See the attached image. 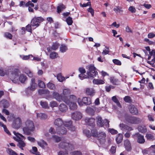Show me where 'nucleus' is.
<instances>
[{
	"instance_id": "1",
	"label": "nucleus",
	"mask_w": 155,
	"mask_h": 155,
	"mask_svg": "<svg viewBox=\"0 0 155 155\" xmlns=\"http://www.w3.org/2000/svg\"><path fill=\"white\" fill-rule=\"evenodd\" d=\"M35 127L33 122L30 120H27L25 122V126L23 128L24 133L29 135L35 130Z\"/></svg>"
},
{
	"instance_id": "2",
	"label": "nucleus",
	"mask_w": 155,
	"mask_h": 155,
	"mask_svg": "<svg viewBox=\"0 0 155 155\" xmlns=\"http://www.w3.org/2000/svg\"><path fill=\"white\" fill-rule=\"evenodd\" d=\"M125 119L127 122L132 124H138L141 122V120L139 118L130 115H126Z\"/></svg>"
},
{
	"instance_id": "3",
	"label": "nucleus",
	"mask_w": 155,
	"mask_h": 155,
	"mask_svg": "<svg viewBox=\"0 0 155 155\" xmlns=\"http://www.w3.org/2000/svg\"><path fill=\"white\" fill-rule=\"evenodd\" d=\"M60 148L65 150H72L74 149V145L66 141L61 142L58 144Z\"/></svg>"
},
{
	"instance_id": "4",
	"label": "nucleus",
	"mask_w": 155,
	"mask_h": 155,
	"mask_svg": "<svg viewBox=\"0 0 155 155\" xmlns=\"http://www.w3.org/2000/svg\"><path fill=\"white\" fill-rule=\"evenodd\" d=\"M88 71L87 72V74L90 78H94L97 75V72L94 66L90 65L87 67Z\"/></svg>"
},
{
	"instance_id": "5",
	"label": "nucleus",
	"mask_w": 155,
	"mask_h": 155,
	"mask_svg": "<svg viewBox=\"0 0 155 155\" xmlns=\"http://www.w3.org/2000/svg\"><path fill=\"white\" fill-rule=\"evenodd\" d=\"M20 73V71L16 68L13 69L12 71H11L10 77L12 82L14 83L17 82L18 74Z\"/></svg>"
},
{
	"instance_id": "6",
	"label": "nucleus",
	"mask_w": 155,
	"mask_h": 155,
	"mask_svg": "<svg viewBox=\"0 0 155 155\" xmlns=\"http://www.w3.org/2000/svg\"><path fill=\"white\" fill-rule=\"evenodd\" d=\"M132 137L134 139H136L137 142L140 144H143L145 142L144 136L138 132L136 133L133 135Z\"/></svg>"
},
{
	"instance_id": "7",
	"label": "nucleus",
	"mask_w": 155,
	"mask_h": 155,
	"mask_svg": "<svg viewBox=\"0 0 155 155\" xmlns=\"http://www.w3.org/2000/svg\"><path fill=\"white\" fill-rule=\"evenodd\" d=\"M37 87V84L35 82V79L32 78L31 79L30 86L28 87L25 90L26 93L29 94L32 91H34Z\"/></svg>"
},
{
	"instance_id": "8",
	"label": "nucleus",
	"mask_w": 155,
	"mask_h": 155,
	"mask_svg": "<svg viewBox=\"0 0 155 155\" xmlns=\"http://www.w3.org/2000/svg\"><path fill=\"white\" fill-rule=\"evenodd\" d=\"M44 21V19L41 17H34L31 20V24L32 26L37 27L39 24Z\"/></svg>"
},
{
	"instance_id": "9",
	"label": "nucleus",
	"mask_w": 155,
	"mask_h": 155,
	"mask_svg": "<svg viewBox=\"0 0 155 155\" xmlns=\"http://www.w3.org/2000/svg\"><path fill=\"white\" fill-rule=\"evenodd\" d=\"M21 119L18 117L14 120L12 125V127L14 128L18 129L21 127Z\"/></svg>"
},
{
	"instance_id": "10",
	"label": "nucleus",
	"mask_w": 155,
	"mask_h": 155,
	"mask_svg": "<svg viewBox=\"0 0 155 155\" xmlns=\"http://www.w3.org/2000/svg\"><path fill=\"white\" fill-rule=\"evenodd\" d=\"M71 117L73 120H79L81 119L82 115L81 112L76 111L72 113Z\"/></svg>"
},
{
	"instance_id": "11",
	"label": "nucleus",
	"mask_w": 155,
	"mask_h": 155,
	"mask_svg": "<svg viewBox=\"0 0 155 155\" xmlns=\"http://www.w3.org/2000/svg\"><path fill=\"white\" fill-rule=\"evenodd\" d=\"M124 145L126 150L128 151H130L132 149V147L130 140L127 139L124 141Z\"/></svg>"
},
{
	"instance_id": "12",
	"label": "nucleus",
	"mask_w": 155,
	"mask_h": 155,
	"mask_svg": "<svg viewBox=\"0 0 155 155\" xmlns=\"http://www.w3.org/2000/svg\"><path fill=\"white\" fill-rule=\"evenodd\" d=\"M129 109L130 113L132 114L138 115V111L137 109L134 105H130L129 108Z\"/></svg>"
},
{
	"instance_id": "13",
	"label": "nucleus",
	"mask_w": 155,
	"mask_h": 155,
	"mask_svg": "<svg viewBox=\"0 0 155 155\" xmlns=\"http://www.w3.org/2000/svg\"><path fill=\"white\" fill-rule=\"evenodd\" d=\"M64 123L62 120L61 118H57L54 121V124L57 127H60Z\"/></svg>"
},
{
	"instance_id": "14",
	"label": "nucleus",
	"mask_w": 155,
	"mask_h": 155,
	"mask_svg": "<svg viewBox=\"0 0 155 155\" xmlns=\"http://www.w3.org/2000/svg\"><path fill=\"white\" fill-rule=\"evenodd\" d=\"M95 119L92 118L86 117L85 119V121L86 124L89 125L93 126L94 125Z\"/></svg>"
},
{
	"instance_id": "15",
	"label": "nucleus",
	"mask_w": 155,
	"mask_h": 155,
	"mask_svg": "<svg viewBox=\"0 0 155 155\" xmlns=\"http://www.w3.org/2000/svg\"><path fill=\"white\" fill-rule=\"evenodd\" d=\"M120 127L121 130H127L128 131H130L133 130L132 127L123 123L120 124Z\"/></svg>"
},
{
	"instance_id": "16",
	"label": "nucleus",
	"mask_w": 155,
	"mask_h": 155,
	"mask_svg": "<svg viewBox=\"0 0 155 155\" xmlns=\"http://www.w3.org/2000/svg\"><path fill=\"white\" fill-rule=\"evenodd\" d=\"M96 110V108L94 106L92 107H87L86 109L87 113L91 115H94L95 111Z\"/></svg>"
},
{
	"instance_id": "17",
	"label": "nucleus",
	"mask_w": 155,
	"mask_h": 155,
	"mask_svg": "<svg viewBox=\"0 0 155 155\" xmlns=\"http://www.w3.org/2000/svg\"><path fill=\"white\" fill-rule=\"evenodd\" d=\"M13 133L15 135L16 137H14V139L18 142L21 141L22 140V137L24 138V137L22 135L18 133H16L15 131H14Z\"/></svg>"
},
{
	"instance_id": "18",
	"label": "nucleus",
	"mask_w": 155,
	"mask_h": 155,
	"mask_svg": "<svg viewBox=\"0 0 155 155\" xmlns=\"http://www.w3.org/2000/svg\"><path fill=\"white\" fill-rule=\"evenodd\" d=\"M9 103L8 101L5 99L2 100L0 102V107L4 108H7L9 106Z\"/></svg>"
},
{
	"instance_id": "19",
	"label": "nucleus",
	"mask_w": 155,
	"mask_h": 155,
	"mask_svg": "<svg viewBox=\"0 0 155 155\" xmlns=\"http://www.w3.org/2000/svg\"><path fill=\"white\" fill-rule=\"evenodd\" d=\"M58 133L59 135H63L67 133V130L64 127H59L57 130Z\"/></svg>"
},
{
	"instance_id": "20",
	"label": "nucleus",
	"mask_w": 155,
	"mask_h": 155,
	"mask_svg": "<svg viewBox=\"0 0 155 155\" xmlns=\"http://www.w3.org/2000/svg\"><path fill=\"white\" fill-rule=\"evenodd\" d=\"M54 98L59 101H61L62 100V96L57 92H54L52 94Z\"/></svg>"
},
{
	"instance_id": "21",
	"label": "nucleus",
	"mask_w": 155,
	"mask_h": 155,
	"mask_svg": "<svg viewBox=\"0 0 155 155\" xmlns=\"http://www.w3.org/2000/svg\"><path fill=\"white\" fill-rule=\"evenodd\" d=\"M110 82L114 85H118L119 84L120 81L117 79L115 78L114 77H110Z\"/></svg>"
},
{
	"instance_id": "22",
	"label": "nucleus",
	"mask_w": 155,
	"mask_h": 155,
	"mask_svg": "<svg viewBox=\"0 0 155 155\" xmlns=\"http://www.w3.org/2000/svg\"><path fill=\"white\" fill-rule=\"evenodd\" d=\"M97 120V124L98 126L99 127H102L104 125V122L101 117L98 116L96 117Z\"/></svg>"
},
{
	"instance_id": "23",
	"label": "nucleus",
	"mask_w": 155,
	"mask_h": 155,
	"mask_svg": "<svg viewBox=\"0 0 155 155\" xmlns=\"http://www.w3.org/2000/svg\"><path fill=\"white\" fill-rule=\"evenodd\" d=\"M123 138V136L121 134H119L117 135L116 138V141L117 144H119L121 143Z\"/></svg>"
},
{
	"instance_id": "24",
	"label": "nucleus",
	"mask_w": 155,
	"mask_h": 155,
	"mask_svg": "<svg viewBox=\"0 0 155 155\" xmlns=\"http://www.w3.org/2000/svg\"><path fill=\"white\" fill-rule=\"evenodd\" d=\"M82 102L84 104L89 105L91 104V99L89 97H84L82 99Z\"/></svg>"
},
{
	"instance_id": "25",
	"label": "nucleus",
	"mask_w": 155,
	"mask_h": 155,
	"mask_svg": "<svg viewBox=\"0 0 155 155\" xmlns=\"http://www.w3.org/2000/svg\"><path fill=\"white\" fill-rule=\"evenodd\" d=\"M60 110L62 112H65L67 110V106L64 104H61L59 107Z\"/></svg>"
},
{
	"instance_id": "26",
	"label": "nucleus",
	"mask_w": 155,
	"mask_h": 155,
	"mask_svg": "<svg viewBox=\"0 0 155 155\" xmlns=\"http://www.w3.org/2000/svg\"><path fill=\"white\" fill-rule=\"evenodd\" d=\"M106 134L102 132L99 133L97 134V137L99 140L105 139Z\"/></svg>"
},
{
	"instance_id": "27",
	"label": "nucleus",
	"mask_w": 155,
	"mask_h": 155,
	"mask_svg": "<svg viewBox=\"0 0 155 155\" xmlns=\"http://www.w3.org/2000/svg\"><path fill=\"white\" fill-rule=\"evenodd\" d=\"M139 131L142 133H145L147 131V129L146 126H139L138 127Z\"/></svg>"
},
{
	"instance_id": "28",
	"label": "nucleus",
	"mask_w": 155,
	"mask_h": 155,
	"mask_svg": "<svg viewBox=\"0 0 155 155\" xmlns=\"http://www.w3.org/2000/svg\"><path fill=\"white\" fill-rule=\"evenodd\" d=\"M70 108L71 110H75L77 108V105L74 102H70L69 103Z\"/></svg>"
},
{
	"instance_id": "29",
	"label": "nucleus",
	"mask_w": 155,
	"mask_h": 155,
	"mask_svg": "<svg viewBox=\"0 0 155 155\" xmlns=\"http://www.w3.org/2000/svg\"><path fill=\"white\" fill-rule=\"evenodd\" d=\"M112 101L115 103L116 105L119 107L121 108V106L120 103L117 98L116 96H114L112 97Z\"/></svg>"
},
{
	"instance_id": "30",
	"label": "nucleus",
	"mask_w": 155,
	"mask_h": 155,
	"mask_svg": "<svg viewBox=\"0 0 155 155\" xmlns=\"http://www.w3.org/2000/svg\"><path fill=\"white\" fill-rule=\"evenodd\" d=\"M37 117L42 120H45L47 117L46 114L44 113H38L37 114Z\"/></svg>"
},
{
	"instance_id": "31",
	"label": "nucleus",
	"mask_w": 155,
	"mask_h": 155,
	"mask_svg": "<svg viewBox=\"0 0 155 155\" xmlns=\"http://www.w3.org/2000/svg\"><path fill=\"white\" fill-rule=\"evenodd\" d=\"M147 140H154V136L152 134H147L145 136Z\"/></svg>"
},
{
	"instance_id": "32",
	"label": "nucleus",
	"mask_w": 155,
	"mask_h": 155,
	"mask_svg": "<svg viewBox=\"0 0 155 155\" xmlns=\"http://www.w3.org/2000/svg\"><path fill=\"white\" fill-rule=\"evenodd\" d=\"M86 93L88 95H91L94 93V92L92 88H87L86 90Z\"/></svg>"
},
{
	"instance_id": "33",
	"label": "nucleus",
	"mask_w": 155,
	"mask_h": 155,
	"mask_svg": "<svg viewBox=\"0 0 155 155\" xmlns=\"http://www.w3.org/2000/svg\"><path fill=\"white\" fill-rule=\"evenodd\" d=\"M38 94L40 95L42 94H48L49 91L48 90L46 89H39L38 91Z\"/></svg>"
},
{
	"instance_id": "34",
	"label": "nucleus",
	"mask_w": 155,
	"mask_h": 155,
	"mask_svg": "<svg viewBox=\"0 0 155 155\" xmlns=\"http://www.w3.org/2000/svg\"><path fill=\"white\" fill-rule=\"evenodd\" d=\"M58 104L57 102L55 101H51L49 103L50 106L53 108L54 107H56L58 106Z\"/></svg>"
},
{
	"instance_id": "35",
	"label": "nucleus",
	"mask_w": 155,
	"mask_h": 155,
	"mask_svg": "<svg viewBox=\"0 0 155 155\" xmlns=\"http://www.w3.org/2000/svg\"><path fill=\"white\" fill-rule=\"evenodd\" d=\"M94 84H102L104 83V81L101 80L94 79L93 81Z\"/></svg>"
},
{
	"instance_id": "36",
	"label": "nucleus",
	"mask_w": 155,
	"mask_h": 155,
	"mask_svg": "<svg viewBox=\"0 0 155 155\" xmlns=\"http://www.w3.org/2000/svg\"><path fill=\"white\" fill-rule=\"evenodd\" d=\"M65 8L64 5L62 4L59 5L57 7V12L60 13L61 12L62 9H64Z\"/></svg>"
},
{
	"instance_id": "37",
	"label": "nucleus",
	"mask_w": 155,
	"mask_h": 155,
	"mask_svg": "<svg viewBox=\"0 0 155 155\" xmlns=\"http://www.w3.org/2000/svg\"><path fill=\"white\" fill-rule=\"evenodd\" d=\"M40 104L43 108L48 109L49 108V107L48 105V104L46 102L41 101Z\"/></svg>"
},
{
	"instance_id": "38",
	"label": "nucleus",
	"mask_w": 155,
	"mask_h": 155,
	"mask_svg": "<svg viewBox=\"0 0 155 155\" xmlns=\"http://www.w3.org/2000/svg\"><path fill=\"white\" fill-rule=\"evenodd\" d=\"M7 153L10 155H18L15 151L10 148H8L6 150Z\"/></svg>"
},
{
	"instance_id": "39",
	"label": "nucleus",
	"mask_w": 155,
	"mask_h": 155,
	"mask_svg": "<svg viewBox=\"0 0 155 155\" xmlns=\"http://www.w3.org/2000/svg\"><path fill=\"white\" fill-rule=\"evenodd\" d=\"M124 100L127 103H130L132 102V100L131 97L128 96H125L124 98Z\"/></svg>"
},
{
	"instance_id": "40",
	"label": "nucleus",
	"mask_w": 155,
	"mask_h": 155,
	"mask_svg": "<svg viewBox=\"0 0 155 155\" xmlns=\"http://www.w3.org/2000/svg\"><path fill=\"white\" fill-rule=\"evenodd\" d=\"M27 77L23 74L20 75L19 77V80L21 83H24L27 79Z\"/></svg>"
},
{
	"instance_id": "41",
	"label": "nucleus",
	"mask_w": 155,
	"mask_h": 155,
	"mask_svg": "<svg viewBox=\"0 0 155 155\" xmlns=\"http://www.w3.org/2000/svg\"><path fill=\"white\" fill-rule=\"evenodd\" d=\"M122 8L120 6H117L114 9V10L117 13L118 12L120 13L122 12L123 11L122 9Z\"/></svg>"
},
{
	"instance_id": "42",
	"label": "nucleus",
	"mask_w": 155,
	"mask_h": 155,
	"mask_svg": "<svg viewBox=\"0 0 155 155\" xmlns=\"http://www.w3.org/2000/svg\"><path fill=\"white\" fill-rule=\"evenodd\" d=\"M38 85L39 87L41 88H44L45 87L44 83L41 80L38 81Z\"/></svg>"
},
{
	"instance_id": "43",
	"label": "nucleus",
	"mask_w": 155,
	"mask_h": 155,
	"mask_svg": "<svg viewBox=\"0 0 155 155\" xmlns=\"http://www.w3.org/2000/svg\"><path fill=\"white\" fill-rule=\"evenodd\" d=\"M91 136L96 137L98 133L97 132L96 129L94 128L91 130Z\"/></svg>"
},
{
	"instance_id": "44",
	"label": "nucleus",
	"mask_w": 155,
	"mask_h": 155,
	"mask_svg": "<svg viewBox=\"0 0 155 155\" xmlns=\"http://www.w3.org/2000/svg\"><path fill=\"white\" fill-rule=\"evenodd\" d=\"M71 155H82V153L80 151H71L70 153Z\"/></svg>"
},
{
	"instance_id": "45",
	"label": "nucleus",
	"mask_w": 155,
	"mask_h": 155,
	"mask_svg": "<svg viewBox=\"0 0 155 155\" xmlns=\"http://www.w3.org/2000/svg\"><path fill=\"white\" fill-rule=\"evenodd\" d=\"M67 50V47L64 45H62L60 48V51L61 52H64Z\"/></svg>"
},
{
	"instance_id": "46",
	"label": "nucleus",
	"mask_w": 155,
	"mask_h": 155,
	"mask_svg": "<svg viewBox=\"0 0 155 155\" xmlns=\"http://www.w3.org/2000/svg\"><path fill=\"white\" fill-rule=\"evenodd\" d=\"M58 56L57 53L55 52H51L50 54V57L51 59H54L57 57Z\"/></svg>"
},
{
	"instance_id": "47",
	"label": "nucleus",
	"mask_w": 155,
	"mask_h": 155,
	"mask_svg": "<svg viewBox=\"0 0 155 155\" xmlns=\"http://www.w3.org/2000/svg\"><path fill=\"white\" fill-rule=\"evenodd\" d=\"M109 132L110 133L114 135L117 134L118 133L117 131L113 128H109L108 130Z\"/></svg>"
},
{
	"instance_id": "48",
	"label": "nucleus",
	"mask_w": 155,
	"mask_h": 155,
	"mask_svg": "<svg viewBox=\"0 0 155 155\" xmlns=\"http://www.w3.org/2000/svg\"><path fill=\"white\" fill-rule=\"evenodd\" d=\"M59 46V44L57 42L54 43L52 46V50H56L58 49Z\"/></svg>"
},
{
	"instance_id": "49",
	"label": "nucleus",
	"mask_w": 155,
	"mask_h": 155,
	"mask_svg": "<svg viewBox=\"0 0 155 155\" xmlns=\"http://www.w3.org/2000/svg\"><path fill=\"white\" fill-rule=\"evenodd\" d=\"M79 77L81 80H82L84 78H89L90 77L87 75H86L84 74H81L79 75Z\"/></svg>"
},
{
	"instance_id": "50",
	"label": "nucleus",
	"mask_w": 155,
	"mask_h": 155,
	"mask_svg": "<svg viewBox=\"0 0 155 155\" xmlns=\"http://www.w3.org/2000/svg\"><path fill=\"white\" fill-rule=\"evenodd\" d=\"M84 133L88 137H89L91 136V134L90 131L87 130H84L83 131Z\"/></svg>"
},
{
	"instance_id": "51",
	"label": "nucleus",
	"mask_w": 155,
	"mask_h": 155,
	"mask_svg": "<svg viewBox=\"0 0 155 155\" xmlns=\"http://www.w3.org/2000/svg\"><path fill=\"white\" fill-rule=\"evenodd\" d=\"M66 21L68 24L69 25H71L72 24L73 21L72 20V18L70 17H68L66 19Z\"/></svg>"
},
{
	"instance_id": "52",
	"label": "nucleus",
	"mask_w": 155,
	"mask_h": 155,
	"mask_svg": "<svg viewBox=\"0 0 155 155\" xmlns=\"http://www.w3.org/2000/svg\"><path fill=\"white\" fill-rule=\"evenodd\" d=\"M113 62L115 64L118 65H121V63L119 60L117 59H114L112 60Z\"/></svg>"
},
{
	"instance_id": "53",
	"label": "nucleus",
	"mask_w": 155,
	"mask_h": 155,
	"mask_svg": "<svg viewBox=\"0 0 155 155\" xmlns=\"http://www.w3.org/2000/svg\"><path fill=\"white\" fill-rule=\"evenodd\" d=\"M17 146L19 147H24L25 146V143L23 141H21L18 142Z\"/></svg>"
},
{
	"instance_id": "54",
	"label": "nucleus",
	"mask_w": 155,
	"mask_h": 155,
	"mask_svg": "<svg viewBox=\"0 0 155 155\" xmlns=\"http://www.w3.org/2000/svg\"><path fill=\"white\" fill-rule=\"evenodd\" d=\"M5 36L9 39H12V34L9 32H5L4 34Z\"/></svg>"
},
{
	"instance_id": "55",
	"label": "nucleus",
	"mask_w": 155,
	"mask_h": 155,
	"mask_svg": "<svg viewBox=\"0 0 155 155\" xmlns=\"http://www.w3.org/2000/svg\"><path fill=\"white\" fill-rule=\"evenodd\" d=\"M47 85L48 87L51 89H54L55 88L54 84L51 83H48Z\"/></svg>"
},
{
	"instance_id": "56",
	"label": "nucleus",
	"mask_w": 155,
	"mask_h": 155,
	"mask_svg": "<svg viewBox=\"0 0 155 155\" xmlns=\"http://www.w3.org/2000/svg\"><path fill=\"white\" fill-rule=\"evenodd\" d=\"M72 124V121L70 120L68 122H65L64 124L65 127H69V128L71 126Z\"/></svg>"
},
{
	"instance_id": "57",
	"label": "nucleus",
	"mask_w": 155,
	"mask_h": 155,
	"mask_svg": "<svg viewBox=\"0 0 155 155\" xmlns=\"http://www.w3.org/2000/svg\"><path fill=\"white\" fill-rule=\"evenodd\" d=\"M53 138L56 142H58L61 140V138L57 136H53Z\"/></svg>"
},
{
	"instance_id": "58",
	"label": "nucleus",
	"mask_w": 155,
	"mask_h": 155,
	"mask_svg": "<svg viewBox=\"0 0 155 155\" xmlns=\"http://www.w3.org/2000/svg\"><path fill=\"white\" fill-rule=\"evenodd\" d=\"M63 93L64 95H67L70 94V91L67 89H65L63 90Z\"/></svg>"
},
{
	"instance_id": "59",
	"label": "nucleus",
	"mask_w": 155,
	"mask_h": 155,
	"mask_svg": "<svg viewBox=\"0 0 155 155\" xmlns=\"http://www.w3.org/2000/svg\"><path fill=\"white\" fill-rule=\"evenodd\" d=\"M76 100V97L74 95H71L70 97L69 102H74Z\"/></svg>"
},
{
	"instance_id": "60",
	"label": "nucleus",
	"mask_w": 155,
	"mask_h": 155,
	"mask_svg": "<svg viewBox=\"0 0 155 155\" xmlns=\"http://www.w3.org/2000/svg\"><path fill=\"white\" fill-rule=\"evenodd\" d=\"M116 148L115 147L112 146L110 150V153L112 154H114L116 152Z\"/></svg>"
},
{
	"instance_id": "61",
	"label": "nucleus",
	"mask_w": 155,
	"mask_h": 155,
	"mask_svg": "<svg viewBox=\"0 0 155 155\" xmlns=\"http://www.w3.org/2000/svg\"><path fill=\"white\" fill-rule=\"evenodd\" d=\"M128 10L132 13H135L136 12L135 8L133 6H131L129 7Z\"/></svg>"
},
{
	"instance_id": "62",
	"label": "nucleus",
	"mask_w": 155,
	"mask_h": 155,
	"mask_svg": "<svg viewBox=\"0 0 155 155\" xmlns=\"http://www.w3.org/2000/svg\"><path fill=\"white\" fill-rule=\"evenodd\" d=\"M31 25H28L26 27V29L28 31L31 32H32V29L31 28Z\"/></svg>"
},
{
	"instance_id": "63",
	"label": "nucleus",
	"mask_w": 155,
	"mask_h": 155,
	"mask_svg": "<svg viewBox=\"0 0 155 155\" xmlns=\"http://www.w3.org/2000/svg\"><path fill=\"white\" fill-rule=\"evenodd\" d=\"M57 79L60 82H62L65 80L64 78V77H62L60 75H59L57 76Z\"/></svg>"
},
{
	"instance_id": "64",
	"label": "nucleus",
	"mask_w": 155,
	"mask_h": 155,
	"mask_svg": "<svg viewBox=\"0 0 155 155\" xmlns=\"http://www.w3.org/2000/svg\"><path fill=\"white\" fill-rule=\"evenodd\" d=\"M155 37V34L152 32L150 33L148 35V37L149 38H153Z\"/></svg>"
}]
</instances>
